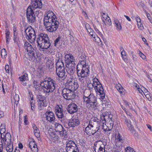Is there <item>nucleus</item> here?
Here are the masks:
<instances>
[{
	"instance_id": "nucleus-1",
	"label": "nucleus",
	"mask_w": 152,
	"mask_h": 152,
	"mask_svg": "<svg viewBox=\"0 0 152 152\" xmlns=\"http://www.w3.org/2000/svg\"><path fill=\"white\" fill-rule=\"evenodd\" d=\"M44 23L46 30L50 32L55 31L58 27L59 22L53 12L49 11L45 16Z\"/></svg>"
},
{
	"instance_id": "nucleus-2",
	"label": "nucleus",
	"mask_w": 152,
	"mask_h": 152,
	"mask_svg": "<svg viewBox=\"0 0 152 152\" xmlns=\"http://www.w3.org/2000/svg\"><path fill=\"white\" fill-rule=\"evenodd\" d=\"M56 84L55 81L50 78L44 79L40 82V86L44 92L48 95L54 91Z\"/></svg>"
},
{
	"instance_id": "nucleus-3",
	"label": "nucleus",
	"mask_w": 152,
	"mask_h": 152,
	"mask_svg": "<svg viewBox=\"0 0 152 152\" xmlns=\"http://www.w3.org/2000/svg\"><path fill=\"white\" fill-rule=\"evenodd\" d=\"M77 70L78 79L82 83H83L89 73L88 66L81 64L77 65Z\"/></svg>"
},
{
	"instance_id": "nucleus-4",
	"label": "nucleus",
	"mask_w": 152,
	"mask_h": 152,
	"mask_svg": "<svg viewBox=\"0 0 152 152\" xmlns=\"http://www.w3.org/2000/svg\"><path fill=\"white\" fill-rule=\"evenodd\" d=\"M84 101L86 102V106L88 109L94 110L97 109L96 98L93 94L90 95L88 98H84Z\"/></svg>"
},
{
	"instance_id": "nucleus-5",
	"label": "nucleus",
	"mask_w": 152,
	"mask_h": 152,
	"mask_svg": "<svg viewBox=\"0 0 152 152\" xmlns=\"http://www.w3.org/2000/svg\"><path fill=\"white\" fill-rule=\"evenodd\" d=\"M56 73L57 76L63 80L66 79L67 75H66L65 68L63 62L60 60H58L56 64Z\"/></svg>"
},
{
	"instance_id": "nucleus-6",
	"label": "nucleus",
	"mask_w": 152,
	"mask_h": 152,
	"mask_svg": "<svg viewBox=\"0 0 152 152\" xmlns=\"http://www.w3.org/2000/svg\"><path fill=\"white\" fill-rule=\"evenodd\" d=\"M26 38L31 42H34L36 39V35L34 29L31 26L27 27L25 29Z\"/></svg>"
},
{
	"instance_id": "nucleus-7",
	"label": "nucleus",
	"mask_w": 152,
	"mask_h": 152,
	"mask_svg": "<svg viewBox=\"0 0 152 152\" xmlns=\"http://www.w3.org/2000/svg\"><path fill=\"white\" fill-rule=\"evenodd\" d=\"M121 106L122 108L124 110L126 114L130 117L131 118L132 120L131 122L129 120H128L127 119H126L125 122L127 126L131 132L132 133H134L135 132V130L134 128L133 127L132 124V123L133 124L135 125L136 124V122L134 120V118L132 116V114L129 112H127L125 108L124 107L123 105H121Z\"/></svg>"
},
{
	"instance_id": "nucleus-8",
	"label": "nucleus",
	"mask_w": 152,
	"mask_h": 152,
	"mask_svg": "<svg viewBox=\"0 0 152 152\" xmlns=\"http://www.w3.org/2000/svg\"><path fill=\"white\" fill-rule=\"evenodd\" d=\"M100 127V126H96L94 124L89 123L88 125L86 128L85 132L88 135H94L95 133L98 132H100L99 128Z\"/></svg>"
},
{
	"instance_id": "nucleus-9",
	"label": "nucleus",
	"mask_w": 152,
	"mask_h": 152,
	"mask_svg": "<svg viewBox=\"0 0 152 152\" xmlns=\"http://www.w3.org/2000/svg\"><path fill=\"white\" fill-rule=\"evenodd\" d=\"M62 94L63 97L66 99L70 100L75 98V95L74 91L65 88L62 90Z\"/></svg>"
},
{
	"instance_id": "nucleus-10",
	"label": "nucleus",
	"mask_w": 152,
	"mask_h": 152,
	"mask_svg": "<svg viewBox=\"0 0 152 152\" xmlns=\"http://www.w3.org/2000/svg\"><path fill=\"white\" fill-rule=\"evenodd\" d=\"M24 47L25 49L27 50L28 54L29 56L34 59H37L38 57V56L37 54L36 56H35L34 49L31 45L28 42H25Z\"/></svg>"
},
{
	"instance_id": "nucleus-11",
	"label": "nucleus",
	"mask_w": 152,
	"mask_h": 152,
	"mask_svg": "<svg viewBox=\"0 0 152 152\" xmlns=\"http://www.w3.org/2000/svg\"><path fill=\"white\" fill-rule=\"evenodd\" d=\"M67 152H77L78 149L77 146L74 141L68 140L66 142Z\"/></svg>"
},
{
	"instance_id": "nucleus-12",
	"label": "nucleus",
	"mask_w": 152,
	"mask_h": 152,
	"mask_svg": "<svg viewBox=\"0 0 152 152\" xmlns=\"http://www.w3.org/2000/svg\"><path fill=\"white\" fill-rule=\"evenodd\" d=\"M55 113L57 117L62 124L65 125L66 124V118L63 113V110L59 106L56 108L55 110Z\"/></svg>"
},
{
	"instance_id": "nucleus-13",
	"label": "nucleus",
	"mask_w": 152,
	"mask_h": 152,
	"mask_svg": "<svg viewBox=\"0 0 152 152\" xmlns=\"http://www.w3.org/2000/svg\"><path fill=\"white\" fill-rule=\"evenodd\" d=\"M108 117V116H104V115L101 117V120H99L96 117L92 118H91L90 121V123H92V122H94L93 124L94 125H96L97 124H98V126H101L102 127L104 123L106 122V118Z\"/></svg>"
},
{
	"instance_id": "nucleus-14",
	"label": "nucleus",
	"mask_w": 152,
	"mask_h": 152,
	"mask_svg": "<svg viewBox=\"0 0 152 152\" xmlns=\"http://www.w3.org/2000/svg\"><path fill=\"white\" fill-rule=\"evenodd\" d=\"M27 17L29 23H33L35 20V17L33 11L28 7L27 10Z\"/></svg>"
},
{
	"instance_id": "nucleus-15",
	"label": "nucleus",
	"mask_w": 152,
	"mask_h": 152,
	"mask_svg": "<svg viewBox=\"0 0 152 152\" xmlns=\"http://www.w3.org/2000/svg\"><path fill=\"white\" fill-rule=\"evenodd\" d=\"M94 149L95 152H105V145L103 142L100 141H98L95 143Z\"/></svg>"
},
{
	"instance_id": "nucleus-16",
	"label": "nucleus",
	"mask_w": 152,
	"mask_h": 152,
	"mask_svg": "<svg viewBox=\"0 0 152 152\" xmlns=\"http://www.w3.org/2000/svg\"><path fill=\"white\" fill-rule=\"evenodd\" d=\"M67 83L68 86V89H69L74 91L76 90L79 87L78 83L75 82L74 80H68L67 81Z\"/></svg>"
},
{
	"instance_id": "nucleus-17",
	"label": "nucleus",
	"mask_w": 152,
	"mask_h": 152,
	"mask_svg": "<svg viewBox=\"0 0 152 152\" xmlns=\"http://www.w3.org/2000/svg\"><path fill=\"white\" fill-rule=\"evenodd\" d=\"M31 4V6H29L30 8L33 11L36 8H41L42 6L41 0H33Z\"/></svg>"
},
{
	"instance_id": "nucleus-18",
	"label": "nucleus",
	"mask_w": 152,
	"mask_h": 152,
	"mask_svg": "<svg viewBox=\"0 0 152 152\" xmlns=\"http://www.w3.org/2000/svg\"><path fill=\"white\" fill-rule=\"evenodd\" d=\"M75 64L66 65V71L68 74L72 77V79L75 76L74 73L75 72Z\"/></svg>"
},
{
	"instance_id": "nucleus-19",
	"label": "nucleus",
	"mask_w": 152,
	"mask_h": 152,
	"mask_svg": "<svg viewBox=\"0 0 152 152\" xmlns=\"http://www.w3.org/2000/svg\"><path fill=\"white\" fill-rule=\"evenodd\" d=\"M45 116L46 120L50 123L53 121L55 119L54 114L52 111H46L45 114Z\"/></svg>"
},
{
	"instance_id": "nucleus-20",
	"label": "nucleus",
	"mask_w": 152,
	"mask_h": 152,
	"mask_svg": "<svg viewBox=\"0 0 152 152\" xmlns=\"http://www.w3.org/2000/svg\"><path fill=\"white\" fill-rule=\"evenodd\" d=\"M37 43L38 46L39 47V49L41 50L48 49L50 47L51 45L49 40L38 42Z\"/></svg>"
},
{
	"instance_id": "nucleus-21",
	"label": "nucleus",
	"mask_w": 152,
	"mask_h": 152,
	"mask_svg": "<svg viewBox=\"0 0 152 152\" xmlns=\"http://www.w3.org/2000/svg\"><path fill=\"white\" fill-rule=\"evenodd\" d=\"M77 106L74 103H72L69 105L67 107L68 112L70 114H73L77 110Z\"/></svg>"
},
{
	"instance_id": "nucleus-22",
	"label": "nucleus",
	"mask_w": 152,
	"mask_h": 152,
	"mask_svg": "<svg viewBox=\"0 0 152 152\" xmlns=\"http://www.w3.org/2000/svg\"><path fill=\"white\" fill-rule=\"evenodd\" d=\"M108 121L106 123L107 124H105L106 126H107V128H105L106 126H104V124L103 125L102 127V128L104 131H110L113 128L114 125L113 121L111 118H109Z\"/></svg>"
},
{
	"instance_id": "nucleus-23",
	"label": "nucleus",
	"mask_w": 152,
	"mask_h": 152,
	"mask_svg": "<svg viewBox=\"0 0 152 152\" xmlns=\"http://www.w3.org/2000/svg\"><path fill=\"white\" fill-rule=\"evenodd\" d=\"M80 123L79 120L78 119V118H72L69 120L68 125L70 127H74L79 125Z\"/></svg>"
},
{
	"instance_id": "nucleus-24",
	"label": "nucleus",
	"mask_w": 152,
	"mask_h": 152,
	"mask_svg": "<svg viewBox=\"0 0 152 152\" xmlns=\"http://www.w3.org/2000/svg\"><path fill=\"white\" fill-rule=\"evenodd\" d=\"M65 61L66 65L75 64L73 61V56L70 54H67L65 56Z\"/></svg>"
},
{
	"instance_id": "nucleus-25",
	"label": "nucleus",
	"mask_w": 152,
	"mask_h": 152,
	"mask_svg": "<svg viewBox=\"0 0 152 152\" xmlns=\"http://www.w3.org/2000/svg\"><path fill=\"white\" fill-rule=\"evenodd\" d=\"M94 88L96 92H98L99 93L101 99H103L105 97V94L102 84L100 83L98 86H95Z\"/></svg>"
},
{
	"instance_id": "nucleus-26",
	"label": "nucleus",
	"mask_w": 152,
	"mask_h": 152,
	"mask_svg": "<svg viewBox=\"0 0 152 152\" xmlns=\"http://www.w3.org/2000/svg\"><path fill=\"white\" fill-rule=\"evenodd\" d=\"M49 40L48 36L45 34L41 33L39 35L37 39V43Z\"/></svg>"
},
{
	"instance_id": "nucleus-27",
	"label": "nucleus",
	"mask_w": 152,
	"mask_h": 152,
	"mask_svg": "<svg viewBox=\"0 0 152 152\" xmlns=\"http://www.w3.org/2000/svg\"><path fill=\"white\" fill-rule=\"evenodd\" d=\"M3 136L4 137H2V138L1 137V138L5 144H6L7 143L11 142V137L10 133H7L5 134V136L4 135Z\"/></svg>"
},
{
	"instance_id": "nucleus-28",
	"label": "nucleus",
	"mask_w": 152,
	"mask_h": 152,
	"mask_svg": "<svg viewBox=\"0 0 152 152\" xmlns=\"http://www.w3.org/2000/svg\"><path fill=\"white\" fill-rule=\"evenodd\" d=\"M28 146L33 152H37L38 149L37 145L34 141H32L29 142Z\"/></svg>"
},
{
	"instance_id": "nucleus-29",
	"label": "nucleus",
	"mask_w": 152,
	"mask_h": 152,
	"mask_svg": "<svg viewBox=\"0 0 152 152\" xmlns=\"http://www.w3.org/2000/svg\"><path fill=\"white\" fill-rule=\"evenodd\" d=\"M37 101H39V104L41 106H44V104L45 97L41 95H39L37 96Z\"/></svg>"
},
{
	"instance_id": "nucleus-30",
	"label": "nucleus",
	"mask_w": 152,
	"mask_h": 152,
	"mask_svg": "<svg viewBox=\"0 0 152 152\" xmlns=\"http://www.w3.org/2000/svg\"><path fill=\"white\" fill-rule=\"evenodd\" d=\"M54 125L55 130L56 132H60V131H61L62 130L64 129L62 126L58 123L55 122Z\"/></svg>"
},
{
	"instance_id": "nucleus-31",
	"label": "nucleus",
	"mask_w": 152,
	"mask_h": 152,
	"mask_svg": "<svg viewBox=\"0 0 152 152\" xmlns=\"http://www.w3.org/2000/svg\"><path fill=\"white\" fill-rule=\"evenodd\" d=\"M32 128L34 130V132L35 136L37 137H39L40 136L39 131L37 127L34 124H33L32 125Z\"/></svg>"
},
{
	"instance_id": "nucleus-32",
	"label": "nucleus",
	"mask_w": 152,
	"mask_h": 152,
	"mask_svg": "<svg viewBox=\"0 0 152 152\" xmlns=\"http://www.w3.org/2000/svg\"><path fill=\"white\" fill-rule=\"evenodd\" d=\"M29 94H30V103L31 104V109L34 111L35 109V101L33 100V95L32 94H30V93H29Z\"/></svg>"
},
{
	"instance_id": "nucleus-33",
	"label": "nucleus",
	"mask_w": 152,
	"mask_h": 152,
	"mask_svg": "<svg viewBox=\"0 0 152 152\" xmlns=\"http://www.w3.org/2000/svg\"><path fill=\"white\" fill-rule=\"evenodd\" d=\"M6 145V150L7 152H12L13 149L12 144L10 143H7Z\"/></svg>"
},
{
	"instance_id": "nucleus-34",
	"label": "nucleus",
	"mask_w": 152,
	"mask_h": 152,
	"mask_svg": "<svg viewBox=\"0 0 152 152\" xmlns=\"http://www.w3.org/2000/svg\"><path fill=\"white\" fill-rule=\"evenodd\" d=\"M59 133L63 139L65 140L67 137V133L66 131L64 129V128Z\"/></svg>"
},
{
	"instance_id": "nucleus-35",
	"label": "nucleus",
	"mask_w": 152,
	"mask_h": 152,
	"mask_svg": "<svg viewBox=\"0 0 152 152\" xmlns=\"http://www.w3.org/2000/svg\"><path fill=\"white\" fill-rule=\"evenodd\" d=\"M51 139L54 142H56L59 140L58 139L59 137L54 132H51L50 134Z\"/></svg>"
},
{
	"instance_id": "nucleus-36",
	"label": "nucleus",
	"mask_w": 152,
	"mask_h": 152,
	"mask_svg": "<svg viewBox=\"0 0 152 152\" xmlns=\"http://www.w3.org/2000/svg\"><path fill=\"white\" fill-rule=\"evenodd\" d=\"M103 18L102 20L106 25H110L111 24V20L110 18L108 16H107L105 18L103 17Z\"/></svg>"
},
{
	"instance_id": "nucleus-37",
	"label": "nucleus",
	"mask_w": 152,
	"mask_h": 152,
	"mask_svg": "<svg viewBox=\"0 0 152 152\" xmlns=\"http://www.w3.org/2000/svg\"><path fill=\"white\" fill-rule=\"evenodd\" d=\"M14 41L15 43L18 46H19L20 42L19 37L17 35V32H15V31L14 34Z\"/></svg>"
},
{
	"instance_id": "nucleus-38",
	"label": "nucleus",
	"mask_w": 152,
	"mask_h": 152,
	"mask_svg": "<svg viewBox=\"0 0 152 152\" xmlns=\"http://www.w3.org/2000/svg\"><path fill=\"white\" fill-rule=\"evenodd\" d=\"M93 95V94L91 93L90 90L88 89H86L84 92L83 99L84 98H88L90 95Z\"/></svg>"
},
{
	"instance_id": "nucleus-39",
	"label": "nucleus",
	"mask_w": 152,
	"mask_h": 152,
	"mask_svg": "<svg viewBox=\"0 0 152 152\" xmlns=\"http://www.w3.org/2000/svg\"><path fill=\"white\" fill-rule=\"evenodd\" d=\"M115 23L116 29L117 30L120 31L122 29V27L120 22L118 20H115Z\"/></svg>"
},
{
	"instance_id": "nucleus-40",
	"label": "nucleus",
	"mask_w": 152,
	"mask_h": 152,
	"mask_svg": "<svg viewBox=\"0 0 152 152\" xmlns=\"http://www.w3.org/2000/svg\"><path fill=\"white\" fill-rule=\"evenodd\" d=\"M121 50H122L121 53L122 57L123 59V60L125 61L126 62L128 60V59L126 56V53L123 48H121Z\"/></svg>"
},
{
	"instance_id": "nucleus-41",
	"label": "nucleus",
	"mask_w": 152,
	"mask_h": 152,
	"mask_svg": "<svg viewBox=\"0 0 152 152\" xmlns=\"http://www.w3.org/2000/svg\"><path fill=\"white\" fill-rule=\"evenodd\" d=\"M115 87L120 94H121L123 93L124 89L121 84L119 83L117 84L115 86Z\"/></svg>"
},
{
	"instance_id": "nucleus-42",
	"label": "nucleus",
	"mask_w": 152,
	"mask_h": 152,
	"mask_svg": "<svg viewBox=\"0 0 152 152\" xmlns=\"http://www.w3.org/2000/svg\"><path fill=\"white\" fill-rule=\"evenodd\" d=\"M13 99L15 101L14 104H15L17 106L19 100V95L15 93V95L13 96Z\"/></svg>"
},
{
	"instance_id": "nucleus-43",
	"label": "nucleus",
	"mask_w": 152,
	"mask_h": 152,
	"mask_svg": "<svg viewBox=\"0 0 152 152\" xmlns=\"http://www.w3.org/2000/svg\"><path fill=\"white\" fill-rule=\"evenodd\" d=\"M100 84V83L96 77H95L93 79V85L94 88L95 87V86H98Z\"/></svg>"
},
{
	"instance_id": "nucleus-44",
	"label": "nucleus",
	"mask_w": 152,
	"mask_h": 152,
	"mask_svg": "<svg viewBox=\"0 0 152 152\" xmlns=\"http://www.w3.org/2000/svg\"><path fill=\"white\" fill-rule=\"evenodd\" d=\"M6 131L5 126L4 124H1L0 126V133L1 135V137L2 138V134L4 133Z\"/></svg>"
},
{
	"instance_id": "nucleus-45",
	"label": "nucleus",
	"mask_w": 152,
	"mask_h": 152,
	"mask_svg": "<svg viewBox=\"0 0 152 152\" xmlns=\"http://www.w3.org/2000/svg\"><path fill=\"white\" fill-rule=\"evenodd\" d=\"M93 38L94 40L98 44H100V45H102V42H101L100 39L97 35H94Z\"/></svg>"
},
{
	"instance_id": "nucleus-46",
	"label": "nucleus",
	"mask_w": 152,
	"mask_h": 152,
	"mask_svg": "<svg viewBox=\"0 0 152 152\" xmlns=\"http://www.w3.org/2000/svg\"><path fill=\"white\" fill-rule=\"evenodd\" d=\"M28 75L27 74L25 73L23 76L19 77V79L20 81H23L26 80Z\"/></svg>"
},
{
	"instance_id": "nucleus-47",
	"label": "nucleus",
	"mask_w": 152,
	"mask_h": 152,
	"mask_svg": "<svg viewBox=\"0 0 152 152\" xmlns=\"http://www.w3.org/2000/svg\"><path fill=\"white\" fill-rule=\"evenodd\" d=\"M124 104L125 105L127 109L126 110H132V108L131 106V105L130 104H129L128 102L126 101H124Z\"/></svg>"
},
{
	"instance_id": "nucleus-48",
	"label": "nucleus",
	"mask_w": 152,
	"mask_h": 152,
	"mask_svg": "<svg viewBox=\"0 0 152 152\" xmlns=\"http://www.w3.org/2000/svg\"><path fill=\"white\" fill-rule=\"evenodd\" d=\"M7 55V52L4 48H3L1 50V56L2 57L5 58Z\"/></svg>"
},
{
	"instance_id": "nucleus-49",
	"label": "nucleus",
	"mask_w": 152,
	"mask_h": 152,
	"mask_svg": "<svg viewBox=\"0 0 152 152\" xmlns=\"http://www.w3.org/2000/svg\"><path fill=\"white\" fill-rule=\"evenodd\" d=\"M5 31H6L5 34L6 35V42H7V43H9L8 40L9 39V35L10 33L9 31L7 29H6Z\"/></svg>"
},
{
	"instance_id": "nucleus-50",
	"label": "nucleus",
	"mask_w": 152,
	"mask_h": 152,
	"mask_svg": "<svg viewBox=\"0 0 152 152\" xmlns=\"http://www.w3.org/2000/svg\"><path fill=\"white\" fill-rule=\"evenodd\" d=\"M125 152H135L133 150V149L131 147L129 146L125 148Z\"/></svg>"
},
{
	"instance_id": "nucleus-51",
	"label": "nucleus",
	"mask_w": 152,
	"mask_h": 152,
	"mask_svg": "<svg viewBox=\"0 0 152 152\" xmlns=\"http://www.w3.org/2000/svg\"><path fill=\"white\" fill-rule=\"evenodd\" d=\"M137 26L138 28L140 30H142L144 28V27L141 22L138 23H137Z\"/></svg>"
},
{
	"instance_id": "nucleus-52",
	"label": "nucleus",
	"mask_w": 152,
	"mask_h": 152,
	"mask_svg": "<svg viewBox=\"0 0 152 152\" xmlns=\"http://www.w3.org/2000/svg\"><path fill=\"white\" fill-rule=\"evenodd\" d=\"M87 86L89 88V90H90L93 89L94 88L93 85V83H88L87 84Z\"/></svg>"
},
{
	"instance_id": "nucleus-53",
	"label": "nucleus",
	"mask_w": 152,
	"mask_h": 152,
	"mask_svg": "<svg viewBox=\"0 0 152 152\" xmlns=\"http://www.w3.org/2000/svg\"><path fill=\"white\" fill-rule=\"evenodd\" d=\"M138 54L139 56L143 60H145L146 56L143 53H142L140 51H139Z\"/></svg>"
},
{
	"instance_id": "nucleus-54",
	"label": "nucleus",
	"mask_w": 152,
	"mask_h": 152,
	"mask_svg": "<svg viewBox=\"0 0 152 152\" xmlns=\"http://www.w3.org/2000/svg\"><path fill=\"white\" fill-rule=\"evenodd\" d=\"M86 29L87 31L88 32H89V33H90L92 31H93V30L92 29L90 28L89 25L88 24H86Z\"/></svg>"
},
{
	"instance_id": "nucleus-55",
	"label": "nucleus",
	"mask_w": 152,
	"mask_h": 152,
	"mask_svg": "<svg viewBox=\"0 0 152 152\" xmlns=\"http://www.w3.org/2000/svg\"><path fill=\"white\" fill-rule=\"evenodd\" d=\"M3 148L2 145V139L0 138V152H2Z\"/></svg>"
},
{
	"instance_id": "nucleus-56",
	"label": "nucleus",
	"mask_w": 152,
	"mask_h": 152,
	"mask_svg": "<svg viewBox=\"0 0 152 152\" xmlns=\"http://www.w3.org/2000/svg\"><path fill=\"white\" fill-rule=\"evenodd\" d=\"M116 140L117 141H121L122 142L121 137L120 135V134H118L117 135L116 138Z\"/></svg>"
},
{
	"instance_id": "nucleus-57",
	"label": "nucleus",
	"mask_w": 152,
	"mask_h": 152,
	"mask_svg": "<svg viewBox=\"0 0 152 152\" xmlns=\"http://www.w3.org/2000/svg\"><path fill=\"white\" fill-rule=\"evenodd\" d=\"M60 39V38L59 37L56 38V39L55 40L54 44L55 46H56L57 44H58V42H59Z\"/></svg>"
},
{
	"instance_id": "nucleus-58",
	"label": "nucleus",
	"mask_w": 152,
	"mask_h": 152,
	"mask_svg": "<svg viewBox=\"0 0 152 152\" xmlns=\"http://www.w3.org/2000/svg\"><path fill=\"white\" fill-rule=\"evenodd\" d=\"M95 31L97 33L99 34L101 37H102L103 35L98 30V29L96 28H94Z\"/></svg>"
},
{
	"instance_id": "nucleus-59",
	"label": "nucleus",
	"mask_w": 152,
	"mask_h": 152,
	"mask_svg": "<svg viewBox=\"0 0 152 152\" xmlns=\"http://www.w3.org/2000/svg\"><path fill=\"white\" fill-rule=\"evenodd\" d=\"M5 69L6 72L9 73V67L8 65H6L5 67Z\"/></svg>"
},
{
	"instance_id": "nucleus-60",
	"label": "nucleus",
	"mask_w": 152,
	"mask_h": 152,
	"mask_svg": "<svg viewBox=\"0 0 152 152\" xmlns=\"http://www.w3.org/2000/svg\"><path fill=\"white\" fill-rule=\"evenodd\" d=\"M85 57L83 56H81L79 58V60L81 61H83L85 60Z\"/></svg>"
},
{
	"instance_id": "nucleus-61",
	"label": "nucleus",
	"mask_w": 152,
	"mask_h": 152,
	"mask_svg": "<svg viewBox=\"0 0 152 152\" xmlns=\"http://www.w3.org/2000/svg\"><path fill=\"white\" fill-rule=\"evenodd\" d=\"M136 20L137 23H139L141 22V20L139 17H137L136 18Z\"/></svg>"
},
{
	"instance_id": "nucleus-62",
	"label": "nucleus",
	"mask_w": 152,
	"mask_h": 152,
	"mask_svg": "<svg viewBox=\"0 0 152 152\" xmlns=\"http://www.w3.org/2000/svg\"><path fill=\"white\" fill-rule=\"evenodd\" d=\"M142 92L144 94L145 93H146L148 92V90L144 87H142Z\"/></svg>"
},
{
	"instance_id": "nucleus-63",
	"label": "nucleus",
	"mask_w": 152,
	"mask_h": 152,
	"mask_svg": "<svg viewBox=\"0 0 152 152\" xmlns=\"http://www.w3.org/2000/svg\"><path fill=\"white\" fill-rule=\"evenodd\" d=\"M4 112L1 111H0V118L4 116Z\"/></svg>"
},
{
	"instance_id": "nucleus-64",
	"label": "nucleus",
	"mask_w": 152,
	"mask_h": 152,
	"mask_svg": "<svg viewBox=\"0 0 152 152\" xmlns=\"http://www.w3.org/2000/svg\"><path fill=\"white\" fill-rule=\"evenodd\" d=\"M91 36L93 38H94V35H96L95 34H94L93 32V31H92L90 33H89Z\"/></svg>"
}]
</instances>
